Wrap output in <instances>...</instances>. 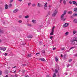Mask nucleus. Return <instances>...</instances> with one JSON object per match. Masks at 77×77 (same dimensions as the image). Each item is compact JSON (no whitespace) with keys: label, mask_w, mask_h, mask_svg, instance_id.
Returning <instances> with one entry per match:
<instances>
[{"label":"nucleus","mask_w":77,"mask_h":77,"mask_svg":"<svg viewBox=\"0 0 77 77\" xmlns=\"http://www.w3.org/2000/svg\"><path fill=\"white\" fill-rule=\"evenodd\" d=\"M66 13V11H65L64 12V13L61 16V20H63V21H65V20H66V18H65V15Z\"/></svg>","instance_id":"f257e3e1"},{"label":"nucleus","mask_w":77,"mask_h":77,"mask_svg":"<svg viewBox=\"0 0 77 77\" xmlns=\"http://www.w3.org/2000/svg\"><path fill=\"white\" fill-rule=\"evenodd\" d=\"M70 42L71 43V44H72V45H77V41L76 42H75L73 40H71L70 41Z\"/></svg>","instance_id":"f03ea898"},{"label":"nucleus","mask_w":77,"mask_h":77,"mask_svg":"<svg viewBox=\"0 0 77 77\" xmlns=\"http://www.w3.org/2000/svg\"><path fill=\"white\" fill-rule=\"evenodd\" d=\"M55 26H53L52 29L51 33H50V35H54V30Z\"/></svg>","instance_id":"7ed1b4c3"},{"label":"nucleus","mask_w":77,"mask_h":77,"mask_svg":"<svg viewBox=\"0 0 77 77\" xmlns=\"http://www.w3.org/2000/svg\"><path fill=\"white\" fill-rule=\"evenodd\" d=\"M57 11L56 10L54 11V13L52 14V17H55L56 16V15L57 14Z\"/></svg>","instance_id":"20e7f679"},{"label":"nucleus","mask_w":77,"mask_h":77,"mask_svg":"<svg viewBox=\"0 0 77 77\" xmlns=\"http://www.w3.org/2000/svg\"><path fill=\"white\" fill-rule=\"evenodd\" d=\"M47 5H48V3L47 2H46L44 5V8L45 10H47Z\"/></svg>","instance_id":"39448f33"},{"label":"nucleus","mask_w":77,"mask_h":77,"mask_svg":"<svg viewBox=\"0 0 77 77\" xmlns=\"http://www.w3.org/2000/svg\"><path fill=\"white\" fill-rule=\"evenodd\" d=\"M69 25V23H66L63 25V27H68Z\"/></svg>","instance_id":"423d86ee"},{"label":"nucleus","mask_w":77,"mask_h":77,"mask_svg":"<svg viewBox=\"0 0 77 77\" xmlns=\"http://www.w3.org/2000/svg\"><path fill=\"white\" fill-rule=\"evenodd\" d=\"M73 40L75 41V42H77V37H75L73 38Z\"/></svg>","instance_id":"0eeeda50"},{"label":"nucleus","mask_w":77,"mask_h":77,"mask_svg":"<svg viewBox=\"0 0 77 77\" xmlns=\"http://www.w3.org/2000/svg\"><path fill=\"white\" fill-rule=\"evenodd\" d=\"M74 23H77V19H75L73 20Z\"/></svg>","instance_id":"6e6552de"},{"label":"nucleus","mask_w":77,"mask_h":77,"mask_svg":"<svg viewBox=\"0 0 77 77\" xmlns=\"http://www.w3.org/2000/svg\"><path fill=\"white\" fill-rule=\"evenodd\" d=\"M32 22L34 24H35V23H36V21L35 20H32Z\"/></svg>","instance_id":"1a4fd4ad"},{"label":"nucleus","mask_w":77,"mask_h":77,"mask_svg":"<svg viewBox=\"0 0 77 77\" xmlns=\"http://www.w3.org/2000/svg\"><path fill=\"white\" fill-rule=\"evenodd\" d=\"M17 11H18V10L17 9H15L13 11V12L14 13H16V12H17Z\"/></svg>","instance_id":"9d476101"},{"label":"nucleus","mask_w":77,"mask_h":77,"mask_svg":"<svg viewBox=\"0 0 77 77\" xmlns=\"http://www.w3.org/2000/svg\"><path fill=\"white\" fill-rule=\"evenodd\" d=\"M5 8L6 9H8V5L7 4L5 5Z\"/></svg>","instance_id":"9b49d317"},{"label":"nucleus","mask_w":77,"mask_h":77,"mask_svg":"<svg viewBox=\"0 0 77 77\" xmlns=\"http://www.w3.org/2000/svg\"><path fill=\"white\" fill-rule=\"evenodd\" d=\"M74 11L75 12H77V8H74Z\"/></svg>","instance_id":"f8f14e48"},{"label":"nucleus","mask_w":77,"mask_h":77,"mask_svg":"<svg viewBox=\"0 0 77 77\" xmlns=\"http://www.w3.org/2000/svg\"><path fill=\"white\" fill-rule=\"evenodd\" d=\"M72 13V11H69L68 12V14H71Z\"/></svg>","instance_id":"ddd939ff"},{"label":"nucleus","mask_w":77,"mask_h":77,"mask_svg":"<svg viewBox=\"0 0 77 77\" xmlns=\"http://www.w3.org/2000/svg\"><path fill=\"white\" fill-rule=\"evenodd\" d=\"M40 60L41 61H44V60H45V59H44V58H40Z\"/></svg>","instance_id":"4468645a"},{"label":"nucleus","mask_w":77,"mask_h":77,"mask_svg":"<svg viewBox=\"0 0 77 77\" xmlns=\"http://www.w3.org/2000/svg\"><path fill=\"white\" fill-rule=\"evenodd\" d=\"M63 3L64 5H66V1L64 0L63 1Z\"/></svg>","instance_id":"2eb2a0df"},{"label":"nucleus","mask_w":77,"mask_h":77,"mask_svg":"<svg viewBox=\"0 0 77 77\" xmlns=\"http://www.w3.org/2000/svg\"><path fill=\"white\" fill-rule=\"evenodd\" d=\"M55 59L56 62H57V61H58V59H57V57H55Z\"/></svg>","instance_id":"dca6fc26"},{"label":"nucleus","mask_w":77,"mask_h":77,"mask_svg":"<svg viewBox=\"0 0 77 77\" xmlns=\"http://www.w3.org/2000/svg\"><path fill=\"white\" fill-rule=\"evenodd\" d=\"M6 49V48L5 47L3 48H2V50H3V51H5Z\"/></svg>","instance_id":"f3484780"},{"label":"nucleus","mask_w":77,"mask_h":77,"mask_svg":"<svg viewBox=\"0 0 77 77\" xmlns=\"http://www.w3.org/2000/svg\"><path fill=\"white\" fill-rule=\"evenodd\" d=\"M72 3L74 5H75V4H76V3H77V2H76V1H73L72 2Z\"/></svg>","instance_id":"a211bd4d"},{"label":"nucleus","mask_w":77,"mask_h":77,"mask_svg":"<svg viewBox=\"0 0 77 77\" xmlns=\"http://www.w3.org/2000/svg\"><path fill=\"white\" fill-rule=\"evenodd\" d=\"M73 16H74V17H77V14L74 13L73 14Z\"/></svg>","instance_id":"6ab92c4d"},{"label":"nucleus","mask_w":77,"mask_h":77,"mask_svg":"<svg viewBox=\"0 0 77 77\" xmlns=\"http://www.w3.org/2000/svg\"><path fill=\"white\" fill-rule=\"evenodd\" d=\"M32 7H35L36 6V4H35V3L33 4L32 5Z\"/></svg>","instance_id":"aec40b11"},{"label":"nucleus","mask_w":77,"mask_h":77,"mask_svg":"<svg viewBox=\"0 0 77 77\" xmlns=\"http://www.w3.org/2000/svg\"><path fill=\"white\" fill-rule=\"evenodd\" d=\"M37 6H38V7H41V4L39 3H38V4L37 5Z\"/></svg>","instance_id":"412c9836"},{"label":"nucleus","mask_w":77,"mask_h":77,"mask_svg":"<svg viewBox=\"0 0 77 77\" xmlns=\"http://www.w3.org/2000/svg\"><path fill=\"white\" fill-rule=\"evenodd\" d=\"M33 36L32 35H28L27 37L28 38H32Z\"/></svg>","instance_id":"4be33fe9"},{"label":"nucleus","mask_w":77,"mask_h":77,"mask_svg":"<svg viewBox=\"0 0 77 77\" xmlns=\"http://www.w3.org/2000/svg\"><path fill=\"white\" fill-rule=\"evenodd\" d=\"M53 77H56V74L54 73L53 75Z\"/></svg>","instance_id":"5701e85b"},{"label":"nucleus","mask_w":77,"mask_h":77,"mask_svg":"<svg viewBox=\"0 0 77 77\" xmlns=\"http://www.w3.org/2000/svg\"><path fill=\"white\" fill-rule=\"evenodd\" d=\"M41 51L42 53H43V54H45V51L44 50H42Z\"/></svg>","instance_id":"b1692460"},{"label":"nucleus","mask_w":77,"mask_h":77,"mask_svg":"<svg viewBox=\"0 0 77 77\" xmlns=\"http://www.w3.org/2000/svg\"><path fill=\"white\" fill-rule=\"evenodd\" d=\"M29 17V16L28 15H27L25 17V18H28Z\"/></svg>","instance_id":"393cba45"},{"label":"nucleus","mask_w":77,"mask_h":77,"mask_svg":"<svg viewBox=\"0 0 77 77\" xmlns=\"http://www.w3.org/2000/svg\"><path fill=\"white\" fill-rule=\"evenodd\" d=\"M75 33H76V31H74L73 32V35H74V34H75Z\"/></svg>","instance_id":"a878e982"},{"label":"nucleus","mask_w":77,"mask_h":77,"mask_svg":"<svg viewBox=\"0 0 77 77\" xmlns=\"http://www.w3.org/2000/svg\"><path fill=\"white\" fill-rule=\"evenodd\" d=\"M71 61H72V59H69V62H71Z\"/></svg>","instance_id":"bb28decb"},{"label":"nucleus","mask_w":77,"mask_h":77,"mask_svg":"<svg viewBox=\"0 0 77 77\" xmlns=\"http://www.w3.org/2000/svg\"><path fill=\"white\" fill-rule=\"evenodd\" d=\"M31 5V2L29 3L28 4V6H30Z\"/></svg>","instance_id":"cd10ccee"},{"label":"nucleus","mask_w":77,"mask_h":77,"mask_svg":"<svg viewBox=\"0 0 77 77\" xmlns=\"http://www.w3.org/2000/svg\"><path fill=\"white\" fill-rule=\"evenodd\" d=\"M55 72H56V73H57V72H58V71H57V70L55 69Z\"/></svg>","instance_id":"c85d7f7f"},{"label":"nucleus","mask_w":77,"mask_h":77,"mask_svg":"<svg viewBox=\"0 0 77 77\" xmlns=\"http://www.w3.org/2000/svg\"><path fill=\"white\" fill-rule=\"evenodd\" d=\"M19 23H22V20H20L18 21Z\"/></svg>","instance_id":"c756f323"},{"label":"nucleus","mask_w":77,"mask_h":77,"mask_svg":"<svg viewBox=\"0 0 77 77\" xmlns=\"http://www.w3.org/2000/svg\"><path fill=\"white\" fill-rule=\"evenodd\" d=\"M3 31L1 29H0V33H3Z\"/></svg>","instance_id":"7c9ffc66"},{"label":"nucleus","mask_w":77,"mask_h":77,"mask_svg":"<svg viewBox=\"0 0 77 77\" xmlns=\"http://www.w3.org/2000/svg\"><path fill=\"white\" fill-rule=\"evenodd\" d=\"M69 3H70V5H72V2L70 1H69Z\"/></svg>","instance_id":"2f4dec72"},{"label":"nucleus","mask_w":77,"mask_h":77,"mask_svg":"<svg viewBox=\"0 0 77 77\" xmlns=\"http://www.w3.org/2000/svg\"><path fill=\"white\" fill-rule=\"evenodd\" d=\"M28 56L29 57H31V56H32V55H31V54H28Z\"/></svg>","instance_id":"473e14b6"},{"label":"nucleus","mask_w":77,"mask_h":77,"mask_svg":"<svg viewBox=\"0 0 77 77\" xmlns=\"http://www.w3.org/2000/svg\"><path fill=\"white\" fill-rule=\"evenodd\" d=\"M65 34L66 35H68V32H66Z\"/></svg>","instance_id":"72a5a7b5"},{"label":"nucleus","mask_w":77,"mask_h":77,"mask_svg":"<svg viewBox=\"0 0 77 77\" xmlns=\"http://www.w3.org/2000/svg\"><path fill=\"white\" fill-rule=\"evenodd\" d=\"M2 74V71L1 70H0V75H1Z\"/></svg>","instance_id":"f704fd0d"},{"label":"nucleus","mask_w":77,"mask_h":77,"mask_svg":"<svg viewBox=\"0 0 77 77\" xmlns=\"http://www.w3.org/2000/svg\"><path fill=\"white\" fill-rule=\"evenodd\" d=\"M46 77H51V76H50L49 75H47L46 76Z\"/></svg>","instance_id":"c9c22d12"},{"label":"nucleus","mask_w":77,"mask_h":77,"mask_svg":"<svg viewBox=\"0 0 77 77\" xmlns=\"http://www.w3.org/2000/svg\"><path fill=\"white\" fill-rule=\"evenodd\" d=\"M49 9H50L51 8V6L49 5L48 6Z\"/></svg>","instance_id":"e433bc0d"},{"label":"nucleus","mask_w":77,"mask_h":77,"mask_svg":"<svg viewBox=\"0 0 77 77\" xmlns=\"http://www.w3.org/2000/svg\"><path fill=\"white\" fill-rule=\"evenodd\" d=\"M65 50V48L64 47L63 48L61 49V50L63 51V50Z\"/></svg>","instance_id":"4c0bfd02"},{"label":"nucleus","mask_w":77,"mask_h":77,"mask_svg":"<svg viewBox=\"0 0 77 77\" xmlns=\"http://www.w3.org/2000/svg\"><path fill=\"white\" fill-rule=\"evenodd\" d=\"M5 56H7L8 55V53H6L5 54Z\"/></svg>","instance_id":"58836bf2"},{"label":"nucleus","mask_w":77,"mask_h":77,"mask_svg":"<svg viewBox=\"0 0 77 77\" xmlns=\"http://www.w3.org/2000/svg\"><path fill=\"white\" fill-rule=\"evenodd\" d=\"M63 0H60V3H62V2Z\"/></svg>","instance_id":"ea45409f"},{"label":"nucleus","mask_w":77,"mask_h":77,"mask_svg":"<svg viewBox=\"0 0 77 77\" xmlns=\"http://www.w3.org/2000/svg\"><path fill=\"white\" fill-rule=\"evenodd\" d=\"M18 76V75H17V74H15V77H17Z\"/></svg>","instance_id":"a19ab883"},{"label":"nucleus","mask_w":77,"mask_h":77,"mask_svg":"<svg viewBox=\"0 0 77 77\" xmlns=\"http://www.w3.org/2000/svg\"><path fill=\"white\" fill-rule=\"evenodd\" d=\"M9 7H11L12 6V4H10L9 5Z\"/></svg>","instance_id":"79ce46f5"},{"label":"nucleus","mask_w":77,"mask_h":77,"mask_svg":"<svg viewBox=\"0 0 77 77\" xmlns=\"http://www.w3.org/2000/svg\"><path fill=\"white\" fill-rule=\"evenodd\" d=\"M53 38V36H51L50 37V39H52Z\"/></svg>","instance_id":"37998d69"},{"label":"nucleus","mask_w":77,"mask_h":77,"mask_svg":"<svg viewBox=\"0 0 77 77\" xmlns=\"http://www.w3.org/2000/svg\"><path fill=\"white\" fill-rule=\"evenodd\" d=\"M40 54V53H36V55H37L38 54Z\"/></svg>","instance_id":"c03bdc74"},{"label":"nucleus","mask_w":77,"mask_h":77,"mask_svg":"<svg viewBox=\"0 0 77 77\" xmlns=\"http://www.w3.org/2000/svg\"><path fill=\"white\" fill-rule=\"evenodd\" d=\"M74 56H76V57H77V53H76V54H75V55H74Z\"/></svg>","instance_id":"a18cd8bd"},{"label":"nucleus","mask_w":77,"mask_h":77,"mask_svg":"<svg viewBox=\"0 0 77 77\" xmlns=\"http://www.w3.org/2000/svg\"><path fill=\"white\" fill-rule=\"evenodd\" d=\"M17 72V71L16 70H15V71H14V72H13V73H15Z\"/></svg>","instance_id":"49530a36"},{"label":"nucleus","mask_w":77,"mask_h":77,"mask_svg":"<svg viewBox=\"0 0 77 77\" xmlns=\"http://www.w3.org/2000/svg\"><path fill=\"white\" fill-rule=\"evenodd\" d=\"M50 24V21H48V24Z\"/></svg>","instance_id":"de8ad7c7"},{"label":"nucleus","mask_w":77,"mask_h":77,"mask_svg":"<svg viewBox=\"0 0 77 77\" xmlns=\"http://www.w3.org/2000/svg\"><path fill=\"white\" fill-rule=\"evenodd\" d=\"M27 26H31V25L30 24H28Z\"/></svg>","instance_id":"09e8293b"},{"label":"nucleus","mask_w":77,"mask_h":77,"mask_svg":"<svg viewBox=\"0 0 77 77\" xmlns=\"http://www.w3.org/2000/svg\"><path fill=\"white\" fill-rule=\"evenodd\" d=\"M41 44H42V42H39V44L40 45H41Z\"/></svg>","instance_id":"8fccbe9b"},{"label":"nucleus","mask_w":77,"mask_h":77,"mask_svg":"<svg viewBox=\"0 0 77 77\" xmlns=\"http://www.w3.org/2000/svg\"><path fill=\"white\" fill-rule=\"evenodd\" d=\"M21 17H22V16H19V18H21Z\"/></svg>","instance_id":"3c124183"},{"label":"nucleus","mask_w":77,"mask_h":77,"mask_svg":"<svg viewBox=\"0 0 77 77\" xmlns=\"http://www.w3.org/2000/svg\"><path fill=\"white\" fill-rule=\"evenodd\" d=\"M14 1V0H11L10 2H12Z\"/></svg>","instance_id":"603ef678"},{"label":"nucleus","mask_w":77,"mask_h":77,"mask_svg":"<svg viewBox=\"0 0 77 77\" xmlns=\"http://www.w3.org/2000/svg\"><path fill=\"white\" fill-rule=\"evenodd\" d=\"M69 65H67V67H69Z\"/></svg>","instance_id":"864d4df0"},{"label":"nucleus","mask_w":77,"mask_h":77,"mask_svg":"<svg viewBox=\"0 0 77 77\" xmlns=\"http://www.w3.org/2000/svg\"><path fill=\"white\" fill-rule=\"evenodd\" d=\"M63 57V55H62V54H61V57Z\"/></svg>","instance_id":"5fc2aeb1"},{"label":"nucleus","mask_w":77,"mask_h":77,"mask_svg":"<svg viewBox=\"0 0 77 77\" xmlns=\"http://www.w3.org/2000/svg\"><path fill=\"white\" fill-rule=\"evenodd\" d=\"M74 48V47H71V48L70 49H72V48Z\"/></svg>","instance_id":"6e6d98bb"},{"label":"nucleus","mask_w":77,"mask_h":77,"mask_svg":"<svg viewBox=\"0 0 77 77\" xmlns=\"http://www.w3.org/2000/svg\"><path fill=\"white\" fill-rule=\"evenodd\" d=\"M22 65H23V66H26V65L24 64H23Z\"/></svg>","instance_id":"4d7b16f0"},{"label":"nucleus","mask_w":77,"mask_h":77,"mask_svg":"<svg viewBox=\"0 0 77 77\" xmlns=\"http://www.w3.org/2000/svg\"><path fill=\"white\" fill-rule=\"evenodd\" d=\"M2 48L0 47V50H2Z\"/></svg>","instance_id":"13d9d810"},{"label":"nucleus","mask_w":77,"mask_h":77,"mask_svg":"<svg viewBox=\"0 0 77 77\" xmlns=\"http://www.w3.org/2000/svg\"><path fill=\"white\" fill-rule=\"evenodd\" d=\"M53 50H56V48H53Z\"/></svg>","instance_id":"bf43d9fd"},{"label":"nucleus","mask_w":77,"mask_h":77,"mask_svg":"<svg viewBox=\"0 0 77 77\" xmlns=\"http://www.w3.org/2000/svg\"><path fill=\"white\" fill-rule=\"evenodd\" d=\"M63 57H66V55L65 54L64 55Z\"/></svg>","instance_id":"052dcab7"},{"label":"nucleus","mask_w":77,"mask_h":77,"mask_svg":"<svg viewBox=\"0 0 77 77\" xmlns=\"http://www.w3.org/2000/svg\"><path fill=\"white\" fill-rule=\"evenodd\" d=\"M16 68V66H15L14 67H13V68Z\"/></svg>","instance_id":"680f3d73"},{"label":"nucleus","mask_w":77,"mask_h":77,"mask_svg":"<svg viewBox=\"0 0 77 77\" xmlns=\"http://www.w3.org/2000/svg\"><path fill=\"white\" fill-rule=\"evenodd\" d=\"M11 76H12V77H15V76H14V75H11Z\"/></svg>","instance_id":"e2e57ef3"},{"label":"nucleus","mask_w":77,"mask_h":77,"mask_svg":"<svg viewBox=\"0 0 77 77\" xmlns=\"http://www.w3.org/2000/svg\"><path fill=\"white\" fill-rule=\"evenodd\" d=\"M8 77V75L5 76V77Z\"/></svg>","instance_id":"0e129e2a"},{"label":"nucleus","mask_w":77,"mask_h":77,"mask_svg":"<svg viewBox=\"0 0 77 77\" xmlns=\"http://www.w3.org/2000/svg\"><path fill=\"white\" fill-rule=\"evenodd\" d=\"M64 59H65L66 58H65V57H63Z\"/></svg>","instance_id":"69168bd1"},{"label":"nucleus","mask_w":77,"mask_h":77,"mask_svg":"<svg viewBox=\"0 0 77 77\" xmlns=\"http://www.w3.org/2000/svg\"><path fill=\"white\" fill-rule=\"evenodd\" d=\"M19 2H21L22 1V0H18Z\"/></svg>","instance_id":"338daca9"},{"label":"nucleus","mask_w":77,"mask_h":77,"mask_svg":"<svg viewBox=\"0 0 77 77\" xmlns=\"http://www.w3.org/2000/svg\"><path fill=\"white\" fill-rule=\"evenodd\" d=\"M26 77H29V76L27 75L26 76Z\"/></svg>","instance_id":"774afa93"}]
</instances>
